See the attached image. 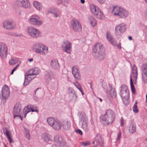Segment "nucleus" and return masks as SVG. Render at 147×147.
<instances>
[{
	"label": "nucleus",
	"instance_id": "7ed1b4c3",
	"mask_svg": "<svg viewBox=\"0 0 147 147\" xmlns=\"http://www.w3.org/2000/svg\"><path fill=\"white\" fill-rule=\"evenodd\" d=\"M115 16H118L120 18H127L129 15L128 11L118 6L113 7L111 11Z\"/></svg>",
	"mask_w": 147,
	"mask_h": 147
},
{
	"label": "nucleus",
	"instance_id": "dca6fc26",
	"mask_svg": "<svg viewBox=\"0 0 147 147\" xmlns=\"http://www.w3.org/2000/svg\"><path fill=\"white\" fill-rule=\"evenodd\" d=\"M54 141L60 147H65V142L60 136H55L54 137Z\"/></svg>",
	"mask_w": 147,
	"mask_h": 147
},
{
	"label": "nucleus",
	"instance_id": "7c9ffc66",
	"mask_svg": "<svg viewBox=\"0 0 147 147\" xmlns=\"http://www.w3.org/2000/svg\"><path fill=\"white\" fill-rule=\"evenodd\" d=\"M41 44L39 43H36L32 47V49L36 53L39 54L40 51L39 48L41 47Z\"/></svg>",
	"mask_w": 147,
	"mask_h": 147
},
{
	"label": "nucleus",
	"instance_id": "6e6552de",
	"mask_svg": "<svg viewBox=\"0 0 147 147\" xmlns=\"http://www.w3.org/2000/svg\"><path fill=\"white\" fill-rule=\"evenodd\" d=\"M3 26L5 29L8 30L13 29L16 26L14 22L12 19L5 20L3 22Z\"/></svg>",
	"mask_w": 147,
	"mask_h": 147
},
{
	"label": "nucleus",
	"instance_id": "423d86ee",
	"mask_svg": "<svg viewBox=\"0 0 147 147\" xmlns=\"http://www.w3.org/2000/svg\"><path fill=\"white\" fill-rule=\"evenodd\" d=\"M137 67L135 65H133V68L132 70V74L130 76V82L131 84V87L132 91L134 93L135 92V90L134 85L132 82V79L136 80L137 79Z\"/></svg>",
	"mask_w": 147,
	"mask_h": 147
},
{
	"label": "nucleus",
	"instance_id": "bb28decb",
	"mask_svg": "<svg viewBox=\"0 0 147 147\" xmlns=\"http://www.w3.org/2000/svg\"><path fill=\"white\" fill-rule=\"evenodd\" d=\"M62 125L63 129L65 130H68L70 129V123L67 120L64 121L63 122Z\"/></svg>",
	"mask_w": 147,
	"mask_h": 147
},
{
	"label": "nucleus",
	"instance_id": "0e129e2a",
	"mask_svg": "<svg viewBox=\"0 0 147 147\" xmlns=\"http://www.w3.org/2000/svg\"><path fill=\"white\" fill-rule=\"evenodd\" d=\"M80 91L81 92L82 95H83L84 94V93L83 91V90H82V89L81 90V91Z\"/></svg>",
	"mask_w": 147,
	"mask_h": 147
},
{
	"label": "nucleus",
	"instance_id": "a211bd4d",
	"mask_svg": "<svg viewBox=\"0 0 147 147\" xmlns=\"http://www.w3.org/2000/svg\"><path fill=\"white\" fill-rule=\"evenodd\" d=\"M142 71V76L143 80L145 81L147 78V64H143L141 66Z\"/></svg>",
	"mask_w": 147,
	"mask_h": 147
},
{
	"label": "nucleus",
	"instance_id": "a878e982",
	"mask_svg": "<svg viewBox=\"0 0 147 147\" xmlns=\"http://www.w3.org/2000/svg\"><path fill=\"white\" fill-rule=\"evenodd\" d=\"M61 123L59 121L56 120L51 127L56 130H59L61 129Z\"/></svg>",
	"mask_w": 147,
	"mask_h": 147
},
{
	"label": "nucleus",
	"instance_id": "2f4dec72",
	"mask_svg": "<svg viewBox=\"0 0 147 147\" xmlns=\"http://www.w3.org/2000/svg\"><path fill=\"white\" fill-rule=\"evenodd\" d=\"M136 131V126L134 123H131L129 126V133H133Z\"/></svg>",
	"mask_w": 147,
	"mask_h": 147
},
{
	"label": "nucleus",
	"instance_id": "052dcab7",
	"mask_svg": "<svg viewBox=\"0 0 147 147\" xmlns=\"http://www.w3.org/2000/svg\"><path fill=\"white\" fill-rule=\"evenodd\" d=\"M82 4H84L85 3L84 0H80Z\"/></svg>",
	"mask_w": 147,
	"mask_h": 147
},
{
	"label": "nucleus",
	"instance_id": "864d4df0",
	"mask_svg": "<svg viewBox=\"0 0 147 147\" xmlns=\"http://www.w3.org/2000/svg\"><path fill=\"white\" fill-rule=\"evenodd\" d=\"M120 123L121 125V126H123L124 125V121H123V120L122 118V117L121 118L120 121Z\"/></svg>",
	"mask_w": 147,
	"mask_h": 147
},
{
	"label": "nucleus",
	"instance_id": "c03bdc74",
	"mask_svg": "<svg viewBox=\"0 0 147 147\" xmlns=\"http://www.w3.org/2000/svg\"><path fill=\"white\" fill-rule=\"evenodd\" d=\"M24 129L25 130V134L26 138H27L28 140H30V135L29 134V130L25 128H24Z\"/></svg>",
	"mask_w": 147,
	"mask_h": 147
},
{
	"label": "nucleus",
	"instance_id": "aec40b11",
	"mask_svg": "<svg viewBox=\"0 0 147 147\" xmlns=\"http://www.w3.org/2000/svg\"><path fill=\"white\" fill-rule=\"evenodd\" d=\"M106 38L108 41L113 46L117 45V42L111 34L107 33Z\"/></svg>",
	"mask_w": 147,
	"mask_h": 147
},
{
	"label": "nucleus",
	"instance_id": "a18cd8bd",
	"mask_svg": "<svg viewBox=\"0 0 147 147\" xmlns=\"http://www.w3.org/2000/svg\"><path fill=\"white\" fill-rule=\"evenodd\" d=\"M120 91H129L127 87L124 85H123L121 87H120Z\"/></svg>",
	"mask_w": 147,
	"mask_h": 147
},
{
	"label": "nucleus",
	"instance_id": "0eeeda50",
	"mask_svg": "<svg viewBox=\"0 0 147 147\" xmlns=\"http://www.w3.org/2000/svg\"><path fill=\"white\" fill-rule=\"evenodd\" d=\"M125 25L122 23L116 26L115 27V35L118 38L120 37L124 32L126 29Z\"/></svg>",
	"mask_w": 147,
	"mask_h": 147
},
{
	"label": "nucleus",
	"instance_id": "58836bf2",
	"mask_svg": "<svg viewBox=\"0 0 147 147\" xmlns=\"http://www.w3.org/2000/svg\"><path fill=\"white\" fill-rule=\"evenodd\" d=\"M24 111H25V112H26L27 113H28L30 111L34 112V109L28 105L24 108Z\"/></svg>",
	"mask_w": 147,
	"mask_h": 147
},
{
	"label": "nucleus",
	"instance_id": "2eb2a0df",
	"mask_svg": "<svg viewBox=\"0 0 147 147\" xmlns=\"http://www.w3.org/2000/svg\"><path fill=\"white\" fill-rule=\"evenodd\" d=\"M81 122L82 123V127L84 129L85 131H87L89 129L88 125V119L83 115H81L80 117Z\"/></svg>",
	"mask_w": 147,
	"mask_h": 147
},
{
	"label": "nucleus",
	"instance_id": "603ef678",
	"mask_svg": "<svg viewBox=\"0 0 147 147\" xmlns=\"http://www.w3.org/2000/svg\"><path fill=\"white\" fill-rule=\"evenodd\" d=\"M76 133L79 134H80L82 135V132L81 130L80 129H77L75 130Z\"/></svg>",
	"mask_w": 147,
	"mask_h": 147
},
{
	"label": "nucleus",
	"instance_id": "4be33fe9",
	"mask_svg": "<svg viewBox=\"0 0 147 147\" xmlns=\"http://www.w3.org/2000/svg\"><path fill=\"white\" fill-rule=\"evenodd\" d=\"M120 95L121 97L122 100L124 103L125 100L127 101L129 97V91H120Z\"/></svg>",
	"mask_w": 147,
	"mask_h": 147
},
{
	"label": "nucleus",
	"instance_id": "72a5a7b5",
	"mask_svg": "<svg viewBox=\"0 0 147 147\" xmlns=\"http://www.w3.org/2000/svg\"><path fill=\"white\" fill-rule=\"evenodd\" d=\"M33 5L38 10H42V6L39 2L37 1H35L34 2Z\"/></svg>",
	"mask_w": 147,
	"mask_h": 147
},
{
	"label": "nucleus",
	"instance_id": "37998d69",
	"mask_svg": "<svg viewBox=\"0 0 147 147\" xmlns=\"http://www.w3.org/2000/svg\"><path fill=\"white\" fill-rule=\"evenodd\" d=\"M137 102L136 101L132 108L133 112L135 113H137L138 112V110L137 108Z\"/></svg>",
	"mask_w": 147,
	"mask_h": 147
},
{
	"label": "nucleus",
	"instance_id": "6ab92c4d",
	"mask_svg": "<svg viewBox=\"0 0 147 147\" xmlns=\"http://www.w3.org/2000/svg\"><path fill=\"white\" fill-rule=\"evenodd\" d=\"M72 72L74 77L77 80H79L81 78V75L79 70L77 67L74 66L72 68Z\"/></svg>",
	"mask_w": 147,
	"mask_h": 147
},
{
	"label": "nucleus",
	"instance_id": "6e6d98bb",
	"mask_svg": "<svg viewBox=\"0 0 147 147\" xmlns=\"http://www.w3.org/2000/svg\"><path fill=\"white\" fill-rule=\"evenodd\" d=\"M144 16L146 19L147 20V9L145 11Z\"/></svg>",
	"mask_w": 147,
	"mask_h": 147
},
{
	"label": "nucleus",
	"instance_id": "f03ea898",
	"mask_svg": "<svg viewBox=\"0 0 147 147\" xmlns=\"http://www.w3.org/2000/svg\"><path fill=\"white\" fill-rule=\"evenodd\" d=\"M93 55L96 59L103 60L105 57V48L102 44L97 42L93 49Z\"/></svg>",
	"mask_w": 147,
	"mask_h": 147
},
{
	"label": "nucleus",
	"instance_id": "c85d7f7f",
	"mask_svg": "<svg viewBox=\"0 0 147 147\" xmlns=\"http://www.w3.org/2000/svg\"><path fill=\"white\" fill-rule=\"evenodd\" d=\"M41 51H40L39 54L42 55H45L48 52V47L44 45L41 44Z\"/></svg>",
	"mask_w": 147,
	"mask_h": 147
},
{
	"label": "nucleus",
	"instance_id": "c9c22d12",
	"mask_svg": "<svg viewBox=\"0 0 147 147\" xmlns=\"http://www.w3.org/2000/svg\"><path fill=\"white\" fill-rule=\"evenodd\" d=\"M52 75V73L51 72H45V78L48 82H49L51 80Z\"/></svg>",
	"mask_w": 147,
	"mask_h": 147
},
{
	"label": "nucleus",
	"instance_id": "f257e3e1",
	"mask_svg": "<svg viewBox=\"0 0 147 147\" xmlns=\"http://www.w3.org/2000/svg\"><path fill=\"white\" fill-rule=\"evenodd\" d=\"M115 115L114 111L111 109H108L106 111L104 115L100 116V121L102 123L105 125L111 124L115 120Z\"/></svg>",
	"mask_w": 147,
	"mask_h": 147
},
{
	"label": "nucleus",
	"instance_id": "4468645a",
	"mask_svg": "<svg viewBox=\"0 0 147 147\" xmlns=\"http://www.w3.org/2000/svg\"><path fill=\"white\" fill-rule=\"evenodd\" d=\"M71 26L74 30L76 32H80L82 30V27L80 23L77 20H72Z\"/></svg>",
	"mask_w": 147,
	"mask_h": 147
},
{
	"label": "nucleus",
	"instance_id": "f8f14e48",
	"mask_svg": "<svg viewBox=\"0 0 147 147\" xmlns=\"http://www.w3.org/2000/svg\"><path fill=\"white\" fill-rule=\"evenodd\" d=\"M7 47L4 43H0V56L3 58L6 57L7 54Z\"/></svg>",
	"mask_w": 147,
	"mask_h": 147
},
{
	"label": "nucleus",
	"instance_id": "49530a36",
	"mask_svg": "<svg viewBox=\"0 0 147 147\" xmlns=\"http://www.w3.org/2000/svg\"><path fill=\"white\" fill-rule=\"evenodd\" d=\"M76 84L75 85L76 87L80 91H81L82 88L81 86V85L78 82H76Z\"/></svg>",
	"mask_w": 147,
	"mask_h": 147
},
{
	"label": "nucleus",
	"instance_id": "de8ad7c7",
	"mask_svg": "<svg viewBox=\"0 0 147 147\" xmlns=\"http://www.w3.org/2000/svg\"><path fill=\"white\" fill-rule=\"evenodd\" d=\"M90 144V142L89 141H87L86 142H82L81 144L83 145L84 146H88Z\"/></svg>",
	"mask_w": 147,
	"mask_h": 147
},
{
	"label": "nucleus",
	"instance_id": "20e7f679",
	"mask_svg": "<svg viewBox=\"0 0 147 147\" xmlns=\"http://www.w3.org/2000/svg\"><path fill=\"white\" fill-rule=\"evenodd\" d=\"M90 9L92 14L97 19L102 20L104 18V15L98 7L91 4L90 6Z\"/></svg>",
	"mask_w": 147,
	"mask_h": 147
},
{
	"label": "nucleus",
	"instance_id": "79ce46f5",
	"mask_svg": "<svg viewBox=\"0 0 147 147\" xmlns=\"http://www.w3.org/2000/svg\"><path fill=\"white\" fill-rule=\"evenodd\" d=\"M110 95L113 98H115L116 96V92L114 88H111L110 91Z\"/></svg>",
	"mask_w": 147,
	"mask_h": 147
},
{
	"label": "nucleus",
	"instance_id": "e433bc0d",
	"mask_svg": "<svg viewBox=\"0 0 147 147\" xmlns=\"http://www.w3.org/2000/svg\"><path fill=\"white\" fill-rule=\"evenodd\" d=\"M56 120L52 117H49L47 119V121L48 124L51 126Z\"/></svg>",
	"mask_w": 147,
	"mask_h": 147
},
{
	"label": "nucleus",
	"instance_id": "cd10ccee",
	"mask_svg": "<svg viewBox=\"0 0 147 147\" xmlns=\"http://www.w3.org/2000/svg\"><path fill=\"white\" fill-rule=\"evenodd\" d=\"M42 139L46 142H49L51 141V136L45 133L42 134Z\"/></svg>",
	"mask_w": 147,
	"mask_h": 147
},
{
	"label": "nucleus",
	"instance_id": "b1692460",
	"mask_svg": "<svg viewBox=\"0 0 147 147\" xmlns=\"http://www.w3.org/2000/svg\"><path fill=\"white\" fill-rule=\"evenodd\" d=\"M88 20L89 23L92 27H95L96 25L97 24L96 20L93 16L89 17Z\"/></svg>",
	"mask_w": 147,
	"mask_h": 147
},
{
	"label": "nucleus",
	"instance_id": "f3484780",
	"mask_svg": "<svg viewBox=\"0 0 147 147\" xmlns=\"http://www.w3.org/2000/svg\"><path fill=\"white\" fill-rule=\"evenodd\" d=\"M2 96L3 99H7L9 96V88L6 85H4L2 89Z\"/></svg>",
	"mask_w": 147,
	"mask_h": 147
},
{
	"label": "nucleus",
	"instance_id": "69168bd1",
	"mask_svg": "<svg viewBox=\"0 0 147 147\" xmlns=\"http://www.w3.org/2000/svg\"><path fill=\"white\" fill-rule=\"evenodd\" d=\"M146 102L147 103V95H146Z\"/></svg>",
	"mask_w": 147,
	"mask_h": 147
},
{
	"label": "nucleus",
	"instance_id": "09e8293b",
	"mask_svg": "<svg viewBox=\"0 0 147 147\" xmlns=\"http://www.w3.org/2000/svg\"><path fill=\"white\" fill-rule=\"evenodd\" d=\"M19 65H20V64H18L15 66V67L12 70L11 72V74H13L14 71L15 70H16L18 68V67L19 66Z\"/></svg>",
	"mask_w": 147,
	"mask_h": 147
},
{
	"label": "nucleus",
	"instance_id": "338daca9",
	"mask_svg": "<svg viewBox=\"0 0 147 147\" xmlns=\"http://www.w3.org/2000/svg\"><path fill=\"white\" fill-rule=\"evenodd\" d=\"M53 147H57L56 145H54L53 146Z\"/></svg>",
	"mask_w": 147,
	"mask_h": 147
},
{
	"label": "nucleus",
	"instance_id": "e2e57ef3",
	"mask_svg": "<svg viewBox=\"0 0 147 147\" xmlns=\"http://www.w3.org/2000/svg\"><path fill=\"white\" fill-rule=\"evenodd\" d=\"M128 39L130 40H131L132 39V38L131 36H128Z\"/></svg>",
	"mask_w": 147,
	"mask_h": 147
},
{
	"label": "nucleus",
	"instance_id": "3c124183",
	"mask_svg": "<svg viewBox=\"0 0 147 147\" xmlns=\"http://www.w3.org/2000/svg\"><path fill=\"white\" fill-rule=\"evenodd\" d=\"M69 97L70 98L71 100H72V101L75 102L76 101L77 98H76V100H75L74 99L75 96L73 95L72 96H69Z\"/></svg>",
	"mask_w": 147,
	"mask_h": 147
},
{
	"label": "nucleus",
	"instance_id": "9b49d317",
	"mask_svg": "<svg viewBox=\"0 0 147 147\" xmlns=\"http://www.w3.org/2000/svg\"><path fill=\"white\" fill-rule=\"evenodd\" d=\"M71 44L67 40H65L61 44L63 50L67 53H70L71 51Z\"/></svg>",
	"mask_w": 147,
	"mask_h": 147
},
{
	"label": "nucleus",
	"instance_id": "774afa93",
	"mask_svg": "<svg viewBox=\"0 0 147 147\" xmlns=\"http://www.w3.org/2000/svg\"><path fill=\"white\" fill-rule=\"evenodd\" d=\"M145 140L146 141H147V137L145 138Z\"/></svg>",
	"mask_w": 147,
	"mask_h": 147
},
{
	"label": "nucleus",
	"instance_id": "473e14b6",
	"mask_svg": "<svg viewBox=\"0 0 147 147\" xmlns=\"http://www.w3.org/2000/svg\"><path fill=\"white\" fill-rule=\"evenodd\" d=\"M69 96H72L73 95L75 96L74 99L76 100V98H77L78 96L76 94V92L74 89L71 87H69Z\"/></svg>",
	"mask_w": 147,
	"mask_h": 147
},
{
	"label": "nucleus",
	"instance_id": "412c9836",
	"mask_svg": "<svg viewBox=\"0 0 147 147\" xmlns=\"http://www.w3.org/2000/svg\"><path fill=\"white\" fill-rule=\"evenodd\" d=\"M32 76L31 74H30L28 71L27 74H26L25 75V80L24 83V86H26L28 85L30 81L34 78V77H32L31 76Z\"/></svg>",
	"mask_w": 147,
	"mask_h": 147
},
{
	"label": "nucleus",
	"instance_id": "39448f33",
	"mask_svg": "<svg viewBox=\"0 0 147 147\" xmlns=\"http://www.w3.org/2000/svg\"><path fill=\"white\" fill-rule=\"evenodd\" d=\"M27 32L29 35L35 38L41 36V34L40 31L36 28L30 26L28 28Z\"/></svg>",
	"mask_w": 147,
	"mask_h": 147
},
{
	"label": "nucleus",
	"instance_id": "4d7b16f0",
	"mask_svg": "<svg viewBox=\"0 0 147 147\" xmlns=\"http://www.w3.org/2000/svg\"><path fill=\"white\" fill-rule=\"evenodd\" d=\"M116 47H117V48L119 49H121V44H119L118 45L117 44V45L115 46Z\"/></svg>",
	"mask_w": 147,
	"mask_h": 147
},
{
	"label": "nucleus",
	"instance_id": "4c0bfd02",
	"mask_svg": "<svg viewBox=\"0 0 147 147\" xmlns=\"http://www.w3.org/2000/svg\"><path fill=\"white\" fill-rule=\"evenodd\" d=\"M4 134L6 136L8 140L10 143H11V139L10 137V133L9 131L6 129L5 131L4 132Z\"/></svg>",
	"mask_w": 147,
	"mask_h": 147
},
{
	"label": "nucleus",
	"instance_id": "a19ab883",
	"mask_svg": "<svg viewBox=\"0 0 147 147\" xmlns=\"http://www.w3.org/2000/svg\"><path fill=\"white\" fill-rule=\"evenodd\" d=\"M68 3V0H58V4H62L65 6L67 5Z\"/></svg>",
	"mask_w": 147,
	"mask_h": 147
},
{
	"label": "nucleus",
	"instance_id": "ea45409f",
	"mask_svg": "<svg viewBox=\"0 0 147 147\" xmlns=\"http://www.w3.org/2000/svg\"><path fill=\"white\" fill-rule=\"evenodd\" d=\"M95 140L97 141L100 144L103 143L102 138L99 134H97L96 135L95 138Z\"/></svg>",
	"mask_w": 147,
	"mask_h": 147
},
{
	"label": "nucleus",
	"instance_id": "9d476101",
	"mask_svg": "<svg viewBox=\"0 0 147 147\" xmlns=\"http://www.w3.org/2000/svg\"><path fill=\"white\" fill-rule=\"evenodd\" d=\"M30 23L34 26H39L42 23L39 16L37 15H33L31 16L29 19Z\"/></svg>",
	"mask_w": 147,
	"mask_h": 147
},
{
	"label": "nucleus",
	"instance_id": "f704fd0d",
	"mask_svg": "<svg viewBox=\"0 0 147 147\" xmlns=\"http://www.w3.org/2000/svg\"><path fill=\"white\" fill-rule=\"evenodd\" d=\"M19 61L18 58L13 57L9 61V63L10 65H13L16 63H18Z\"/></svg>",
	"mask_w": 147,
	"mask_h": 147
},
{
	"label": "nucleus",
	"instance_id": "bf43d9fd",
	"mask_svg": "<svg viewBox=\"0 0 147 147\" xmlns=\"http://www.w3.org/2000/svg\"><path fill=\"white\" fill-rule=\"evenodd\" d=\"M33 59L32 58H31L30 59H29L28 60V61L29 62H31L33 61Z\"/></svg>",
	"mask_w": 147,
	"mask_h": 147
},
{
	"label": "nucleus",
	"instance_id": "393cba45",
	"mask_svg": "<svg viewBox=\"0 0 147 147\" xmlns=\"http://www.w3.org/2000/svg\"><path fill=\"white\" fill-rule=\"evenodd\" d=\"M40 71V69L38 68H33L28 71L30 74H31L32 76L38 75L39 74Z\"/></svg>",
	"mask_w": 147,
	"mask_h": 147
},
{
	"label": "nucleus",
	"instance_id": "c756f323",
	"mask_svg": "<svg viewBox=\"0 0 147 147\" xmlns=\"http://www.w3.org/2000/svg\"><path fill=\"white\" fill-rule=\"evenodd\" d=\"M49 12L51 13L52 16L55 18L59 17L60 15L59 11L57 9H54L51 11H50Z\"/></svg>",
	"mask_w": 147,
	"mask_h": 147
},
{
	"label": "nucleus",
	"instance_id": "680f3d73",
	"mask_svg": "<svg viewBox=\"0 0 147 147\" xmlns=\"http://www.w3.org/2000/svg\"><path fill=\"white\" fill-rule=\"evenodd\" d=\"M34 112H38V109H37V108H36V109H34Z\"/></svg>",
	"mask_w": 147,
	"mask_h": 147
},
{
	"label": "nucleus",
	"instance_id": "8fccbe9b",
	"mask_svg": "<svg viewBox=\"0 0 147 147\" xmlns=\"http://www.w3.org/2000/svg\"><path fill=\"white\" fill-rule=\"evenodd\" d=\"M121 137V133L120 131H119L118 134H117V137L116 139V141H118L119 140Z\"/></svg>",
	"mask_w": 147,
	"mask_h": 147
},
{
	"label": "nucleus",
	"instance_id": "13d9d810",
	"mask_svg": "<svg viewBox=\"0 0 147 147\" xmlns=\"http://www.w3.org/2000/svg\"><path fill=\"white\" fill-rule=\"evenodd\" d=\"M23 112L24 114V117L25 118L26 115V114L28 113H27L26 112H25V111H24V109Z\"/></svg>",
	"mask_w": 147,
	"mask_h": 147
},
{
	"label": "nucleus",
	"instance_id": "5701e85b",
	"mask_svg": "<svg viewBox=\"0 0 147 147\" xmlns=\"http://www.w3.org/2000/svg\"><path fill=\"white\" fill-rule=\"evenodd\" d=\"M50 65L51 68L54 69H58L59 67V63L56 59H53L51 61Z\"/></svg>",
	"mask_w": 147,
	"mask_h": 147
},
{
	"label": "nucleus",
	"instance_id": "ddd939ff",
	"mask_svg": "<svg viewBox=\"0 0 147 147\" xmlns=\"http://www.w3.org/2000/svg\"><path fill=\"white\" fill-rule=\"evenodd\" d=\"M18 5L25 8H30L31 4L29 0H16Z\"/></svg>",
	"mask_w": 147,
	"mask_h": 147
},
{
	"label": "nucleus",
	"instance_id": "5fc2aeb1",
	"mask_svg": "<svg viewBox=\"0 0 147 147\" xmlns=\"http://www.w3.org/2000/svg\"><path fill=\"white\" fill-rule=\"evenodd\" d=\"M100 4H102L105 3V0H97Z\"/></svg>",
	"mask_w": 147,
	"mask_h": 147
},
{
	"label": "nucleus",
	"instance_id": "1a4fd4ad",
	"mask_svg": "<svg viewBox=\"0 0 147 147\" xmlns=\"http://www.w3.org/2000/svg\"><path fill=\"white\" fill-rule=\"evenodd\" d=\"M22 108V105L20 103L18 102L15 104L13 111L14 118L15 119L16 117H19L21 120H22L20 113V111Z\"/></svg>",
	"mask_w": 147,
	"mask_h": 147
}]
</instances>
